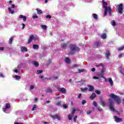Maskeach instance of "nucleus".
<instances>
[{
    "label": "nucleus",
    "instance_id": "55",
    "mask_svg": "<svg viewBox=\"0 0 124 124\" xmlns=\"http://www.w3.org/2000/svg\"><path fill=\"white\" fill-rule=\"evenodd\" d=\"M91 113H92V110H88L87 111V114H91Z\"/></svg>",
    "mask_w": 124,
    "mask_h": 124
},
{
    "label": "nucleus",
    "instance_id": "21",
    "mask_svg": "<svg viewBox=\"0 0 124 124\" xmlns=\"http://www.w3.org/2000/svg\"><path fill=\"white\" fill-rule=\"evenodd\" d=\"M99 46H100V44L98 42H96L94 44V47H95V48H97V47H99Z\"/></svg>",
    "mask_w": 124,
    "mask_h": 124
},
{
    "label": "nucleus",
    "instance_id": "58",
    "mask_svg": "<svg viewBox=\"0 0 124 124\" xmlns=\"http://www.w3.org/2000/svg\"><path fill=\"white\" fill-rule=\"evenodd\" d=\"M63 108H65L66 109V108H67V106H66V105H63Z\"/></svg>",
    "mask_w": 124,
    "mask_h": 124
},
{
    "label": "nucleus",
    "instance_id": "61",
    "mask_svg": "<svg viewBox=\"0 0 124 124\" xmlns=\"http://www.w3.org/2000/svg\"><path fill=\"white\" fill-rule=\"evenodd\" d=\"M0 77H1V78H3V75H2V74L0 73Z\"/></svg>",
    "mask_w": 124,
    "mask_h": 124
},
{
    "label": "nucleus",
    "instance_id": "40",
    "mask_svg": "<svg viewBox=\"0 0 124 124\" xmlns=\"http://www.w3.org/2000/svg\"><path fill=\"white\" fill-rule=\"evenodd\" d=\"M95 93L97 94H100V93H101V92L100 91H99V90H95Z\"/></svg>",
    "mask_w": 124,
    "mask_h": 124
},
{
    "label": "nucleus",
    "instance_id": "27",
    "mask_svg": "<svg viewBox=\"0 0 124 124\" xmlns=\"http://www.w3.org/2000/svg\"><path fill=\"white\" fill-rule=\"evenodd\" d=\"M109 56H110V52L109 51L107 50L106 53V57L108 59V57H109Z\"/></svg>",
    "mask_w": 124,
    "mask_h": 124
},
{
    "label": "nucleus",
    "instance_id": "35",
    "mask_svg": "<svg viewBox=\"0 0 124 124\" xmlns=\"http://www.w3.org/2000/svg\"><path fill=\"white\" fill-rule=\"evenodd\" d=\"M40 79H42L43 80V81H44V80H46V79L48 80V78H44V77L43 76H40Z\"/></svg>",
    "mask_w": 124,
    "mask_h": 124
},
{
    "label": "nucleus",
    "instance_id": "50",
    "mask_svg": "<svg viewBox=\"0 0 124 124\" xmlns=\"http://www.w3.org/2000/svg\"><path fill=\"white\" fill-rule=\"evenodd\" d=\"M21 25L22 26V30H24V29H25V27H26V25L24 23H22Z\"/></svg>",
    "mask_w": 124,
    "mask_h": 124
},
{
    "label": "nucleus",
    "instance_id": "26",
    "mask_svg": "<svg viewBox=\"0 0 124 124\" xmlns=\"http://www.w3.org/2000/svg\"><path fill=\"white\" fill-rule=\"evenodd\" d=\"M52 89H51V88H47L46 91V93H52Z\"/></svg>",
    "mask_w": 124,
    "mask_h": 124
},
{
    "label": "nucleus",
    "instance_id": "34",
    "mask_svg": "<svg viewBox=\"0 0 124 124\" xmlns=\"http://www.w3.org/2000/svg\"><path fill=\"white\" fill-rule=\"evenodd\" d=\"M81 92H86V91H88V88L85 87L84 88H81Z\"/></svg>",
    "mask_w": 124,
    "mask_h": 124
},
{
    "label": "nucleus",
    "instance_id": "5",
    "mask_svg": "<svg viewBox=\"0 0 124 124\" xmlns=\"http://www.w3.org/2000/svg\"><path fill=\"white\" fill-rule=\"evenodd\" d=\"M9 109H10V104L7 103L5 105V107L3 108V111L7 114H9V113H10Z\"/></svg>",
    "mask_w": 124,
    "mask_h": 124
},
{
    "label": "nucleus",
    "instance_id": "33",
    "mask_svg": "<svg viewBox=\"0 0 124 124\" xmlns=\"http://www.w3.org/2000/svg\"><path fill=\"white\" fill-rule=\"evenodd\" d=\"M34 88H35L34 85H31L30 86V91H32V90L34 89Z\"/></svg>",
    "mask_w": 124,
    "mask_h": 124
},
{
    "label": "nucleus",
    "instance_id": "24",
    "mask_svg": "<svg viewBox=\"0 0 124 124\" xmlns=\"http://www.w3.org/2000/svg\"><path fill=\"white\" fill-rule=\"evenodd\" d=\"M108 82L110 83V86H113L114 85V83L113 82V80L112 78H110L108 79Z\"/></svg>",
    "mask_w": 124,
    "mask_h": 124
},
{
    "label": "nucleus",
    "instance_id": "60",
    "mask_svg": "<svg viewBox=\"0 0 124 124\" xmlns=\"http://www.w3.org/2000/svg\"><path fill=\"white\" fill-rule=\"evenodd\" d=\"M93 79H99V78H98V77H93Z\"/></svg>",
    "mask_w": 124,
    "mask_h": 124
},
{
    "label": "nucleus",
    "instance_id": "2",
    "mask_svg": "<svg viewBox=\"0 0 124 124\" xmlns=\"http://www.w3.org/2000/svg\"><path fill=\"white\" fill-rule=\"evenodd\" d=\"M70 51L69 55H73L74 53L77 51H80V48L77 47L75 45L71 44L70 46Z\"/></svg>",
    "mask_w": 124,
    "mask_h": 124
},
{
    "label": "nucleus",
    "instance_id": "45",
    "mask_svg": "<svg viewBox=\"0 0 124 124\" xmlns=\"http://www.w3.org/2000/svg\"><path fill=\"white\" fill-rule=\"evenodd\" d=\"M97 110L98 111H102V108L100 107H97Z\"/></svg>",
    "mask_w": 124,
    "mask_h": 124
},
{
    "label": "nucleus",
    "instance_id": "62",
    "mask_svg": "<svg viewBox=\"0 0 124 124\" xmlns=\"http://www.w3.org/2000/svg\"><path fill=\"white\" fill-rule=\"evenodd\" d=\"M100 77H101L102 78H103L104 79H105V77H104V76H103V75H100Z\"/></svg>",
    "mask_w": 124,
    "mask_h": 124
},
{
    "label": "nucleus",
    "instance_id": "17",
    "mask_svg": "<svg viewBox=\"0 0 124 124\" xmlns=\"http://www.w3.org/2000/svg\"><path fill=\"white\" fill-rule=\"evenodd\" d=\"M32 39H33V35H31V36H30L29 40H28V43H31V41H32Z\"/></svg>",
    "mask_w": 124,
    "mask_h": 124
},
{
    "label": "nucleus",
    "instance_id": "36",
    "mask_svg": "<svg viewBox=\"0 0 124 124\" xmlns=\"http://www.w3.org/2000/svg\"><path fill=\"white\" fill-rule=\"evenodd\" d=\"M111 25L113 26V27H115V26H116V21H115V20H113L112 21Z\"/></svg>",
    "mask_w": 124,
    "mask_h": 124
},
{
    "label": "nucleus",
    "instance_id": "19",
    "mask_svg": "<svg viewBox=\"0 0 124 124\" xmlns=\"http://www.w3.org/2000/svg\"><path fill=\"white\" fill-rule=\"evenodd\" d=\"M96 96L95 93H93L91 96H90V99H93Z\"/></svg>",
    "mask_w": 124,
    "mask_h": 124
},
{
    "label": "nucleus",
    "instance_id": "63",
    "mask_svg": "<svg viewBox=\"0 0 124 124\" xmlns=\"http://www.w3.org/2000/svg\"><path fill=\"white\" fill-rule=\"evenodd\" d=\"M75 110L76 111H80V109H79V108H75Z\"/></svg>",
    "mask_w": 124,
    "mask_h": 124
},
{
    "label": "nucleus",
    "instance_id": "53",
    "mask_svg": "<svg viewBox=\"0 0 124 124\" xmlns=\"http://www.w3.org/2000/svg\"><path fill=\"white\" fill-rule=\"evenodd\" d=\"M11 8H12V9H14L15 8V5L14 4L12 5Z\"/></svg>",
    "mask_w": 124,
    "mask_h": 124
},
{
    "label": "nucleus",
    "instance_id": "37",
    "mask_svg": "<svg viewBox=\"0 0 124 124\" xmlns=\"http://www.w3.org/2000/svg\"><path fill=\"white\" fill-rule=\"evenodd\" d=\"M12 41H13V38L11 37L10 38L9 40V43L10 44H12Z\"/></svg>",
    "mask_w": 124,
    "mask_h": 124
},
{
    "label": "nucleus",
    "instance_id": "47",
    "mask_svg": "<svg viewBox=\"0 0 124 124\" xmlns=\"http://www.w3.org/2000/svg\"><path fill=\"white\" fill-rule=\"evenodd\" d=\"M77 120V116L76 115L74 118V122H75V123L76 122Z\"/></svg>",
    "mask_w": 124,
    "mask_h": 124
},
{
    "label": "nucleus",
    "instance_id": "16",
    "mask_svg": "<svg viewBox=\"0 0 124 124\" xmlns=\"http://www.w3.org/2000/svg\"><path fill=\"white\" fill-rule=\"evenodd\" d=\"M33 39L35 41H39V37L38 36H33Z\"/></svg>",
    "mask_w": 124,
    "mask_h": 124
},
{
    "label": "nucleus",
    "instance_id": "4",
    "mask_svg": "<svg viewBox=\"0 0 124 124\" xmlns=\"http://www.w3.org/2000/svg\"><path fill=\"white\" fill-rule=\"evenodd\" d=\"M109 96L110 98H112V99H114V100L116 101L117 104H120V103H121V100H119V97L114 93H111Z\"/></svg>",
    "mask_w": 124,
    "mask_h": 124
},
{
    "label": "nucleus",
    "instance_id": "23",
    "mask_svg": "<svg viewBox=\"0 0 124 124\" xmlns=\"http://www.w3.org/2000/svg\"><path fill=\"white\" fill-rule=\"evenodd\" d=\"M37 12V14H42V10L39 9V8H37L36 9Z\"/></svg>",
    "mask_w": 124,
    "mask_h": 124
},
{
    "label": "nucleus",
    "instance_id": "57",
    "mask_svg": "<svg viewBox=\"0 0 124 124\" xmlns=\"http://www.w3.org/2000/svg\"><path fill=\"white\" fill-rule=\"evenodd\" d=\"M61 104V102H58L56 104V105H57V106H60Z\"/></svg>",
    "mask_w": 124,
    "mask_h": 124
},
{
    "label": "nucleus",
    "instance_id": "56",
    "mask_svg": "<svg viewBox=\"0 0 124 124\" xmlns=\"http://www.w3.org/2000/svg\"><path fill=\"white\" fill-rule=\"evenodd\" d=\"M3 50H4L3 47H0V51H3Z\"/></svg>",
    "mask_w": 124,
    "mask_h": 124
},
{
    "label": "nucleus",
    "instance_id": "30",
    "mask_svg": "<svg viewBox=\"0 0 124 124\" xmlns=\"http://www.w3.org/2000/svg\"><path fill=\"white\" fill-rule=\"evenodd\" d=\"M85 70L82 69H78V72H77L76 73H82V72H84Z\"/></svg>",
    "mask_w": 124,
    "mask_h": 124
},
{
    "label": "nucleus",
    "instance_id": "25",
    "mask_svg": "<svg viewBox=\"0 0 124 124\" xmlns=\"http://www.w3.org/2000/svg\"><path fill=\"white\" fill-rule=\"evenodd\" d=\"M67 44H68V43L62 44L61 45L62 48H65V47H66V46H67Z\"/></svg>",
    "mask_w": 124,
    "mask_h": 124
},
{
    "label": "nucleus",
    "instance_id": "52",
    "mask_svg": "<svg viewBox=\"0 0 124 124\" xmlns=\"http://www.w3.org/2000/svg\"><path fill=\"white\" fill-rule=\"evenodd\" d=\"M78 66H79V65L76 64H74L73 65V67H78Z\"/></svg>",
    "mask_w": 124,
    "mask_h": 124
},
{
    "label": "nucleus",
    "instance_id": "32",
    "mask_svg": "<svg viewBox=\"0 0 124 124\" xmlns=\"http://www.w3.org/2000/svg\"><path fill=\"white\" fill-rule=\"evenodd\" d=\"M36 108H37V106L36 105H34L32 110L35 111V110H36Z\"/></svg>",
    "mask_w": 124,
    "mask_h": 124
},
{
    "label": "nucleus",
    "instance_id": "8",
    "mask_svg": "<svg viewBox=\"0 0 124 124\" xmlns=\"http://www.w3.org/2000/svg\"><path fill=\"white\" fill-rule=\"evenodd\" d=\"M118 13H119V14H123V4H120L118 5Z\"/></svg>",
    "mask_w": 124,
    "mask_h": 124
},
{
    "label": "nucleus",
    "instance_id": "3",
    "mask_svg": "<svg viewBox=\"0 0 124 124\" xmlns=\"http://www.w3.org/2000/svg\"><path fill=\"white\" fill-rule=\"evenodd\" d=\"M108 107L110 110L112 112H114L115 113H117L118 115H120V113L117 112V111L114 108V101L113 100L109 99V105H108Z\"/></svg>",
    "mask_w": 124,
    "mask_h": 124
},
{
    "label": "nucleus",
    "instance_id": "38",
    "mask_svg": "<svg viewBox=\"0 0 124 124\" xmlns=\"http://www.w3.org/2000/svg\"><path fill=\"white\" fill-rule=\"evenodd\" d=\"M93 105L94 106V107L97 108V103L95 101H93Z\"/></svg>",
    "mask_w": 124,
    "mask_h": 124
},
{
    "label": "nucleus",
    "instance_id": "42",
    "mask_svg": "<svg viewBox=\"0 0 124 124\" xmlns=\"http://www.w3.org/2000/svg\"><path fill=\"white\" fill-rule=\"evenodd\" d=\"M32 17H33V19H35V18H38L37 15H36V14H34L33 15Z\"/></svg>",
    "mask_w": 124,
    "mask_h": 124
},
{
    "label": "nucleus",
    "instance_id": "22",
    "mask_svg": "<svg viewBox=\"0 0 124 124\" xmlns=\"http://www.w3.org/2000/svg\"><path fill=\"white\" fill-rule=\"evenodd\" d=\"M38 48H39V46H38V45H35V44L33 45V49H38Z\"/></svg>",
    "mask_w": 124,
    "mask_h": 124
},
{
    "label": "nucleus",
    "instance_id": "6",
    "mask_svg": "<svg viewBox=\"0 0 124 124\" xmlns=\"http://www.w3.org/2000/svg\"><path fill=\"white\" fill-rule=\"evenodd\" d=\"M75 108H74L73 110H72L71 114H69L68 115V120H72V117L74 116V114H75Z\"/></svg>",
    "mask_w": 124,
    "mask_h": 124
},
{
    "label": "nucleus",
    "instance_id": "51",
    "mask_svg": "<svg viewBox=\"0 0 124 124\" xmlns=\"http://www.w3.org/2000/svg\"><path fill=\"white\" fill-rule=\"evenodd\" d=\"M86 100H82V104L83 105H84V104H85V103H86Z\"/></svg>",
    "mask_w": 124,
    "mask_h": 124
},
{
    "label": "nucleus",
    "instance_id": "59",
    "mask_svg": "<svg viewBox=\"0 0 124 124\" xmlns=\"http://www.w3.org/2000/svg\"><path fill=\"white\" fill-rule=\"evenodd\" d=\"M92 71H93V72H94V71H95V68H93L92 69H91Z\"/></svg>",
    "mask_w": 124,
    "mask_h": 124
},
{
    "label": "nucleus",
    "instance_id": "44",
    "mask_svg": "<svg viewBox=\"0 0 124 124\" xmlns=\"http://www.w3.org/2000/svg\"><path fill=\"white\" fill-rule=\"evenodd\" d=\"M42 72H43L42 70H37L36 73L37 74H40V73H42Z\"/></svg>",
    "mask_w": 124,
    "mask_h": 124
},
{
    "label": "nucleus",
    "instance_id": "49",
    "mask_svg": "<svg viewBox=\"0 0 124 124\" xmlns=\"http://www.w3.org/2000/svg\"><path fill=\"white\" fill-rule=\"evenodd\" d=\"M101 73H104V72H105V69H104V68H103L101 70Z\"/></svg>",
    "mask_w": 124,
    "mask_h": 124
},
{
    "label": "nucleus",
    "instance_id": "11",
    "mask_svg": "<svg viewBox=\"0 0 124 124\" xmlns=\"http://www.w3.org/2000/svg\"><path fill=\"white\" fill-rule=\"evenodd\" d=\"M18 17L19 18V19H23V22H26V21H27V16H26L20 15L18 16Z\"/></svg>",
    "mask_w": 124,
    "mask_h": 124
},
{
    "label": "nucleus",
    "instance_id": "13",
    "mask_svg": "<svg viewBox=\"0 0 124 124\" xmlns=\"http://www.w3.org/2000/svg\"><path fill=\"white\" fill-rule=\"evenodd\" d=\"M8 10L10 14H14V9H12L11 8L9 7Z\"/></svg>",
    "mask_w": 124,
    "mask_h": 124
},
{
    "label": "nucleus",
    "instance_id": "28",
    "mask_svg": "<svg viewBox=\"0 0 124 124\" xmlns=\"http://www.w3.org/2000/svg\"><path fill=\"white\" fill-rule=\"evenodd\" d=\"M14 78H15V79H16V80H19V79H21V77L19 76L15 75V76H14Z\"/></svg>",
    "mask_w": 124,
    "mask_h": 124
},
{
    "label": "nucleus",
    "instance_id": "7",
    "mask_svg": "<svg viewBox=\"0 0 124 124\" xmlns=\"http://www.w3.org/2000/svg\"><path fill=\"white\" fill-rule=\"evenodd\" d=\"M50 118H51V119H53V120H58L59 121H61V120H62V118H61L60 115L58 114L51 115Z\"/></svg>",
    "mask_w": 124,
    "mask_h": 124
},
{
    "label": "nucleus",
    "instance_id": "14",
    "mask_svg": "<svg viewBox=\"0 0 124 124\" xmlns=\"http://www.w3.org/2000/svg\"><path fill=\"white\" fill-rule=\"evenodd\" d=\"M20 50L22 52H27L28 51V48H27L25 46H22L20 48Z\"/></svg>",
    "mask_w": 124,
    "mask_h": 124
},
{
    "label": "nucleus",
    "instance_id": "10",
    "mask_svg": "<svg viewBox=\"0 0 124 124\" xmlns=\"http://www.w3.org/2000/svg\"><path fill=\"white\" fill-rule=\"evenodd\" d=\"M58 91L62 93H66V89L64 88H60L58 89Z\"/></svg>",
    "mask_w": 124,
    "mask_h": 124
},
{
    "label": "nucleus",
    "instance_id": "43",
    "mask_svg": "<svg viewBox=\"0 0 124 124\" xmlns=\"http://www.w3.org/2000/svg\"><path fill=\"white\" fill-rule=\"evenodd\" d=\"M101 104L104 107L106 106L105 105V103H104V101H101Z\"/></svg>",
    "mask_w": 124,
    "mask_h": 124
},
{
    "label": "nucleus",
    "instance_id": "29",
    "mask_svg": "<svg viewBox=\"0 0 124 124\" xmlns=\"http://www.w3.org/2000/svg\"><path fill=\"white\" fill-rule=\"evenodd\" d=\"M101 38H102V39H105V38H106V33L102 34L101 35Z\"/></svg>",
    "mask_w": 124,
    "mask_h": 124
},
{
    "label": "nucleus",
    "instance_id": "46",
    "mask_svg": "<svg viewBox=\"0 0 124 124\" xmlns=\"http://www.w3.org/2000/svg\"><path fill=\"white\" fill-rule=\"evenodd\" d=\"M16 73H20V71L17 70V69H15L14 71Z\"/></svg>",
    "mask_w": 124,
    "mask_h": 124
},
{
    "label": "nucleus",
    "instance_id": "31",
    "mask_svg": "<svg viewBox=\"0 0 124 124\" xmlns=\"http://www.w3.org/2000/svg\"><path fill=\"white\" fill-rule=\"evenodd\" d=\"M41 27L43 30H46L47 29V26L46 25H41Z\"/></svg>",
    "mask_w": 124,
    "mask_h": 124
},
{
    "label": "nucleus",
    "instance_id": "48",
    "mask_svg": "<svg viewBox=\"0 0 124 124\" xmlns=\"http://www.w3.org/2000/svg\"><path fill=\"white\" fill-rule=\"evenodd\" d=\"M96 67H99V66H102L103 67V65L102 64H100L99 65H96Z\"/></svg>",
    "mask_w": 124,
    "mask_h": 124
},
{
    "label": "nucleus",
    "instance_id": "39",
    "mask_svg": "<svg viewBox=\"0 0 124 124\" xmlns=\"http://www.w3.org/2000/svg\"><path fill=\"white\" fill-rule=\"evenodd\" d=\"M124 46L119 47L118 48V51H122V50H124Z\"/></svg>",
    "mask_w": 124,
    "mask_h": 124
},
{
    "label": "nucleus",
    "instance_id": "9",
    "mask_svg": "<svg viewBox=\"0 0 124 124\" xmlns=\"http://www.w3.org/2000/svg\"><path fill=\"white\" fill-rule=\"evenodd\" d=\"M114 121L116 123H121L123 122V119L122 118H119L117 116H114Z\"/></svg>",
    "mask_w": 124,
    "mask_h": 124
},
{
    "label": "nucleus",
    "instance_id": "12",
    "mask_svg": "<svg viewBox=\"0 0 124 124\" xmlns=\"http://www.w3.org/2000/svg\"><path fill=\"white\" fill-rule=\"evenodd\" d=\"M32 64L34 65V66H35V67H38V66H39V63L37 61H32Z\"/></svg>",
    "mask_w": 124,
    "mask_h": 124
},
{
    "label": "nucleus",
    "instance_id": "1",
    "mask_svg": "<svg viewBox=\"0 0 124 124\" xmlns=\"http://www.w3.org/2000/svg\"><path fill=\"white\" fill-rule=\"evenodd\" d=\"M103 5L104 8H105V12L104 13V16L107 15V13L109 14V16H111V8L110 7H107V2L104 1V0H102Z\"/></svg>",
    "mask_w": 124,
    "mask_h": 124
},
{
    "label": "nucleus",
    "instance_id": "20",
    "mask_svg": "<svg viewBox=\"0 0 124 124\" xmlns=\"http://www.w3.org/2000/svg\"><path fill=\"white\" fill-rule=\"evenodd\" d=\"M65 62L66 63H70V60L67 57L65 58Z\"/></svg>",
    "mask_w": 124,
    "mask_h": 124
},
{
    "label": "nucleus",
    "instance_id": "64",
    "mask_svg": "<svg viewBox=\"0 0 124 124\" xmlns=\"http://www.w3.org/2000/svg\"><path fill=\"white\" fill-rule=\"evenodd\" d=\"M14 124H23V123H18L17 122H15Z\"/></svg>",
    "mask_w": 124,
    "mask_h": 124
},
{
    "label": "nucleus",
    "instance_id": "41",
    "mask_svg": "<svg viewBox=\"0 0 124 124\" xmlns=\"http://www.w3.org/2000/svg\"><path fill=\"white\" fill-rule=\"evenodd\" d=\"M46 19H51V18H52V16H51L50 15H47L46 16Z\"/></svg>",
    "mask_w": 124,
    "mask_h": 124
},
{
    "label": "nucleus",
    "instance_id": "18",
    "mask_svg": "<svg viewBox=\"0 0 124 124\" xmlns=\"http://www.w3.org/2000/svg\"><path fill=\"white\" fill-rule=\"evenodd\" d=\"M92 16H93V19H94V20H97V19L98 18V16H97V15H96L95 14H92Z\"/></svg>",
    "mask_w": 124,
    "mask_h": 124
},
{
    "label": "nucleus",
    "instance_id": "54",
    "mask_svg": "<svg viewBox=\"0 0 124 124\" xmlns=\"http://www.w3.org/2000/svg\"><path fill=\"white\" fill-rule=\"evenodd\" d=\"M123 71H124V69L121 68V69L120 70V72L122 73V74H123V75H124V73H123Z\"/></svg>",
    "mask_w": 124,
    "mask_h": 124
},
{
    "label": "nucleus",
    "instance_id": "15",
    "mask_svg": "<svg viewBox=\"0 0 124 124\" xmlns=\"http://www.w3.org/2000/svg\"><path fill=\"white\" fill-rule=\"evenodd\" d=\"M88 88H89V91L90 92H93V89H94V88H93V86L92 85H88Z\"/></svg>",
    "mask_w": 124,
    "mask_h": 124
}]
</instances>
